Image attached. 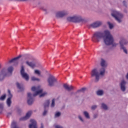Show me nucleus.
<instances>
[{
	"label": "nucleus",
	"mask_w": 128,
	"mask_h": 128,
	"mask_svg": "<svg viewBox=\"0 0 128 128\" xmlns=\"http://www.w3.org/2000/svg\"><path fill=\"white\" fill-rule=\"evenodd\" d=\"M4 103H0V110H4Z\"/></svg>",
	"instance_id": "79ce46f5"
},
{
	"label": "nucleus",
	"mask_w": 128,
	"mask_h": 128,
	"mask_svg": "<svg viewBox=\"0 0 128 128\" xmlns=\"http://www.w3.org/2000/svg\"><path fill=\"white\" fill-rule=\"evenodd\" d=\"M83 114H84L85 118H87V120H90V114L86 111H84L83 112Z\"/></svg>",
	"instance_id": "393cba45"
},
{
	"label": "nucleus",
	"mask_w": 128,
	"mask_h": 128,
	"mask_svg": "<svg viewBox=\"0 0 128 128\" xmlns=\"http://www.w3.org/2000/svg\"><path fill=\"white\" fill-rule=\"evenodd\" d=\"M67 20L70 22H74L75 24L86 22V19L83 18L80 15H75L72 16L68 17L67 18Z\"/></svg>",
	"instance_id": "7ed1b4c3"
},
{
	"label": "nucleus",
	"mask_w": 128,
	"mask_h": 128,
	"mask_svg": "<svg viewBox=\"0 0 128 128\" xmlns=\"http://www.w3.org/2000/svg\"><path fill=\"white\" fill-rule=\"evenodd\" d=\"M16 86L18 88V90H20V92H23L24 87L22 86H21V84H20L18 83V82H16Z\"/></svg>",
	"instance_id": "5701e85b"
},
{
	"label": "nucleus",
	"mask_w": 128,
	"mask_h": 128,
	"mask_svg": "<svg viewBox=\"0 0 128 128\" xmlns=\"http://www.w3.org/2000/svg\"><path fill=\"white\" fill-rule=\"evenodd\" d=\"M30 122L31 124L29 125V128H38L36 126V121L34 120H31Z\"/></svg>",
	"instance_id": "dca6fc26"
},
{
	"label": "nucleus",
	"mask_w": 128,
	"mask_h": 128,
	"mask_svg": "<svg viewBox=\"0 0 128 128\" xmlns=\"http://www.w3.org/2000/svg\"><path fill=\"white\" fill-rule=\"evenodd\" d=\"M100 65L102 66L100 68H104V72L106 73V68H108V63L106 62V61L104 58H101Z\"/></svg>",
	"instance_id": "ddd939ff"
},
{
	"label": "nucleus",
	"mask_w": 128,
	"mask_h": 128,
	"mask_svg": "<svg viewBox=\"0 0 128 128\" xmlns=\"http://www.w3.org/2000/svg\"><path fill=\"white\" fill-rule=\"evenodd\" d=\"M98 114H94L93 118H98Z\"/></svg>",
	"instance_id": "49530a36"
},
{
	"label": "nucleus",
	"mask_w": 128,
	"mask_h": 128,
	"mask_svg": "<svg viewBox=\"0 0 128 128\" xmlns=\"http://www.w3.org/2000/svg\"><path fill=\"white\" fill-rule=\"evenodd\" d=\"M20 72L22 78H24L26 82L30 80V76L24 72V66H21Z\"/></svg>",
	"instance_id": "0eeeda50"
},
{
	"label": "nucleus",
	"mask_w": 128,
	"mask_h": 128,
	"mask_svg": "<svg viewBox=\"0 0 128 128\" xmlns=\"http://www.w3.org/2000/svg\"><path fill=\"white\" fill-rule=\"evenodd\" d=\"M48 94V92H42L41 94H40L39 96L40 98H44L45 96H46Z\"/></svg>",
	"instance_id": "58836bf2"
},
{
	"label": "nucleus",
	"mask_w": 128,
	"mask_h": 128,
	"mask_svg": "<svg viewBox=\"0 0 128 128\" xmlns=\"http://www.w3.org/2000/svg\"><path fill=\"white\" fill-rule=\"evenodd\" d=\"M96 108H98V106L96 105L92 106L91 107V110H94L96 109Z\"/></svg>",
	"instance_id": "ea45409f"
},
{
	"label": "nucleus",
	"mask_w": 128,
	"mask_h": 128,
	"mask_svg": "<svg viewBox=\"0 0 128 128\" xmlns=\"http://www.w3.org/2000/svg\"><path fill=\"white\" fill-rule=\"evenodd\" d=\"M111 16H112L116 20V22L119 24L122 22V19L124 18V15L122 13H120V12L116 10H114L112 12Z\"/></svg>",
	"instance_id": "20e7f679"
},
{
	"label": "nucleus",
	"mask_w": 128,
	"mask_h": 128,
	"mask_svg": "<svg viewBox=\"0 0 128 128\" xmlns=\"http://www.w3.org/2000/svg\"><path fill=\"white\" fill-rule=\"evenodd\" d=\"M102 25V22L101 21H96L91 24H90L88 28H98Z\"/></svg>",
	"instance_id": "6e6552de"
},
{
	"label": "nucleus",
	"mask_w": 128,
	"mask_h": 128,
	"mask_svg": "<svg viewBox=\"0 0 128 128\" xmlns=\"http://www.w3.org/2000/svg\"><path fill=\"white\" fill-rule=\"evenodd\" d=\"M86 90H87L86 88H82L78 90L76 92V94H80V92H82L83 94H84Z\"/></svg>",
	"instance_id": "412c9836"
},
{
	"label": "nucleus",
	"mask_w": 128,
	"mask_h": 128,
	"mask_svg": "<svg viewBox=\"0 0 128 128\" xmlns=\"http://www.w3.org/2000/svg\"><path fill=\"white\" fill-rule=\"evenodd\" d=\"M31 80L32 82H40V79L36 78L35 76L32 77Z\"/></svg>",
	"instance_id": "2f4dec72"
},
{
	"label": "nucleus",
	"mask_w": 128,
	"mask_h": 128,
	"mask_svg": "<svg viewBox=\"0 0 128 128\" xmlns=\"http://www.w3.org/2000/svg\"><path fill=\"white\" fill-rule=\"evenodd\" d=\"M101 108H102L103 110H108V107L106 104L104 103H102Z\"/></svg>",
	"instance_id": "bb28decb"
},
{
	"label": "nucleus",
	"mask_w": 128,
	"mask_h": 128,
	"mask_svg": "<svg viewBox=\"0 0 128 128\" xmlns=\"http://www.w3.org/2000/svg\"><path fill=\"white\" fill-rule=\"evenodd\" d=\"M6 104L8 108H10L12 106V98H8L6 100Z\"/></svg>",
	"instance_id": "a878e982"
},
{
	"label": "nucleus",
	"mask_w": 128,
	"mask_h": 128,
	"mask_svg": "<svg viewBox=\"0 0 128 128\" xmlns=\"http://www.w3.org/2000/svg\"><path fill=\"white\" fill-rule=\"evenodd\" d=\"M0 68H2V64H0Z\"/></svg>",
	"instance_id": "864d4df0"
},
{
	"label": "nucleus",
	"mask_w": 128,
	"mask_h": 128,
	"mask_svg": "<svg viewBox=\"0 0 128 128\" xmlns=\"http://www.w3.org/2000/svg\"><path fill=\"white\" fill-rule=\"evenodd\" d=\"M6 98V94H4L3 96L0 97V100H4Z\"/></svg>",
	"instance_id": "f704fd0d"
},
{
	"label": "nucleus",
	"mask_w": 128,
	"mask_h": 128,
	"mask_svg": "<svg viewBox=\"0 0 128 128\" xmlns=\"http://www.w3.org/2000/svg\"><path fill=\"white\" fill-rule=\"evenodd\" d=\"M102 38L103 39L104 44L106 46H112V48H116L118 44L114 42V36L108 30L96 32L92 36V41L94 42H99Z\"/></svg>",
	"instance_id": "f257e3e1"
},
{
	"label": "nucleus",
	"mask_w": 128,
	"mask_h": 128,
	"mask_svg": "<svg viewBox=\"0 0 128 128\" xmlns=\"http://www.w3.org/2000/svg\"><path fill=\"white\" fill-rule=\"evenodd\" d=\"M34 96H32V94L30 92L28 93L27 96V104H28V106H32V104H34Z\"/></svg>",
	"instance_id": "9b49d317"
},
{
	"label": "nucleus",
	"mask_w": 128,
	"mask_h": 128,
	"mask_svg": "<svg viewBox=\"0 0 128 128\" xmlns=\"http://www.w3.org/2000/svg\"><path fill=\"white\" fill-rule=\"evenodd\" d=\"M17 112H18V114H20V112H22V110L20 109V108H18L17 110Z\"/></svg>",
	"instance_id": "09e8293b"
},
{
	"label": "nucleus",
	"mask_w": 128,
	"mask_h": 128,
	"mask_svg": "<svg viewBox=\"0 0 128 128\" xmlns=\"http://www.w3.org/2000/svg\"><path fill=\"white\" fill-rule=\"evenodd\" d=\"M31 90L32 92H36V90H38V88H36V86L32 87Z\"/></svg>",
	"instance_id": "37998d69"
},
{
	"label": "nucleus",
	"mask_w": 128,
	"mask_h": 128,
	"mask_svg": "<svg viewBox=\"0 0 128 128\" xmlns=\"http://www.w3.org/2000/svg\"><path fill=\"white\" fill-rule=\"evenodd\" d=\"M38 4H40V2L38 3Z\"/></svg>",
	"instance_id": "6e6d98bb"
},
{
	"label": "nucleus",
	"mask_w": 128,
	"mask_h": 128,
	"mask_svg": "<svg viewBox=\"0 0 128 128\" xmlns=\"http://www.w3.org/2000/svg\"><path fill=\"white\" fill-rule=\"evenodd\" d=\"M79 120H81V122H84V119H82V116H78Z\"/></svg>",
	"instance_id": "a18cd8bd"
},
{
	"label": "nucleus",
	"mask_w": 128,
	"mask_h": 128,
	"mask_svg": "<svg viewBox=\"0 0 128 128\" xmlns=\"http://www.w3.org/2000/svg\"><path fill=\"white\" fill-rule=\"evenodd\" d=\"M11 128H20L18 126L16 125V122H12L11 124Z\"/></svg>",
	"instance_id": "c85d7f7f"
},
{
	"label": "nucleus",
	"mask_w": 128,
	"mask_h": 128,
	"mask_svg": "<svg viewBox=\"0 0 128 128\" xmlns=\"http://www.w3.org/2000/svg\"><path fill=\"white\" fill-rule=\"evenodd\" d=\"M30 116H32V112L29 111L26 113V115L20 118V122L26 120H28L30 118Z\"/></svg>",
	"instance_id": "4468645a"
},
{
	"label": "nucleus",
	"mask_w": 128,
	"mask_h": 128,
	"mask_svg": "<svg viewBox=\"0 0 128 128\" xmlns=\"http://www.w3.org/2000/svg\"><path fill=\"white\" fill-rule=\"evenodd\" d=\"M104 94V92L102 90H99L96 92V94L98 96H102Z\"/></svg>",
	"instance_id": "aec40b11"
},
{
	"label": "nucleus",
	"mask_w": 128,
	"mask_h": 128,
	"mask_svg": "<svg viewBox=\"0 0 128 128\" xmlns=\"http://www.w3.org/2000/svg\"><path fill=\"white\" fill-rule=\"evenodd\" d=\"M74 94V92H72V93H71V94Z\"/></svg>",
	"instance_id": "5fc2aeb1"
},
{
	"label": "nucleus",
	"mask_w": 128,
	"mask_h": 128,
	"mask_svg": "<svg viewBox=\"0 0 128 128\" xmlns=\"http://www.w3.org/2000/svg\"><path fill=\"white\" fill-rule=\"evenodd\" d=\"M100 72H98V68H94L91 71V76L94 78L95 76L94 82H98L100 81V76H104V69L100 68Z\"/></svg>",
	"instance_id": "f03ea898"
},
{
	"label": "nucleus",
	"mask_w": 128,
	"mask_h": 128,
	"mask_svg": "<svg viewBox=\"0 0 128 128\" xmlns=\"http://www.w3.org/2000/svg\"><path fill=\"white\" fill-rule=\"evenodd\" d=\"M20 58H22V55H19L18 56L9 60L8 64H14V66H18V60H20Z\"/></svg>",
	"instance_id": "f8f14e48"
},
{
	"label": "nucleus",
	"mask_w": 128,
	"mask_h": 128,
	"mask_svg": "<svg viewBox=\"0 0 128 128\" xmlns=\"http://www.w3.org/2000/svg\"><path fill=\"white\" fill-rule=\"evenodd\" d=\"M21 58L22 62H24V60H28L30 58V56L28 54H25L24 56H22Z\"/></svg>",
	"instance_id": "4be33fe9"
},
{
	"label": "nucleus",
	"mask_w": 128,
	"mask_h": 128,
	"mask_svg": "<svg viewBox=\"0 0 128 128\" xmlns=\"http://www.w3.org/2000/svg\"><path fill=\"white\" fill-rule=\"evenodd\" d=\"M47 82H48V86L52 88V86H56V84H58V80L54 76L50 74L48 78Z\"/></svg>",
	"instance_id": "39448f33"
},
{
	"label": "nucleus",
	"mask_w": 128,
	"mask_h": 128,
	"mask_svg": "<svg viewBox=\"0 0 128 128\" xmlns=\"http://www.w3.org/2000/svg\"><path fill=\"white\" fill-rule=\"evenodd\" d=\"M26 64H27V66H30V68H36V64L32 63V62H30L27 60L26 61Z\"/></svg>",
	"instance_id": "a211bd4d"
},
{
	"label": "nucleus",
	"mask_w": 128,
	"mask_h": 128,
	"mask_svg": "<svg viewBox=\"0 0 128 128\" xmlns=\"http://www.w3.org/2000/svg\"><path fill=\"white\" fill-rule=\"evenodd\" d=\"M8 98H12V92H10V90H8Z\"/></svg>",
	"instance_id": "473e14b6"
},
{
	"label": "nucleus",
	"mask_w": 128,
	"mask_h": 128,
	"mask_svg": "<svg viewBox=\"0 0 128 128\" xmlns=\"http://www.w3.org/2000/svg\"><path fill=\"white\" fill-rule=\"evenodd\" d=\"M62 114V113L60 112H56L55 114L54 118H59V116H60Z\"/></svg>",
	"instance_id": "c9c22d12"
},
{
	"label": "nucleus",
	"mask_w": 128,
	"mask_h": 128,
	"mask_svg": "<svg viewBox=\"0 0 128 128\" xmlns=\"http://www.w3.org/2000/svg\"><path fill=\"white\" fill-rule=\"evenodd\" d=\"M126 82L124 80H122L120 84V90L123 92H124L126 90Z\"/></svg>",
	"instance_id": "2eb2a0df"
},
{
	"label": "nucleus",
	"mask_w": 128,
	"mask_h": 128,
	"mask_svg": "<svg viewBox=\"0 0 128 128\" xmlns=\"http://www.w3.org/2000/svg\"><path fill=\"white\" fill-rule=\"evenodd\" d=\"M128 44V41L126 40H122L119 42V44L120 46V50H122L126 54H128V50L124 46H126Z\"/></svg>",
	"instance_id": "423d86ee"
},
{
	"label": "nucleus",
	"mask_w": 128,
	"mask_h": 128,
	"mask_svg": "<svg viewBox=\"0 0 128 128\" xmlns=\"http://www.w3.org/2000/svg\"><path fill=\"white\" fill-rule=\"evenodd\" d=\"M123 6H125V8H128V4H126V0H124L122 2Z\"/></svg>",
	"instance_id": "a19ab883"
},
{
	"label": "nucleus",
	"mask_w": 128,
	"mask_h": 128,
	"mask_svg": "<svg viewBox=\"0 0 128 128\" xmlns=\"http://www.w3.org/2000/svg\"><path fill=\"white\" fill-rule=\"evenodd\" d=\"M126 78H127V80H128V73L127 74L126 76Z\"/></svg>",
	"instance_id": "603ef678"
},
{
	"label": "nucleus",
	"mask_w": 128,
	"mask_h": 128,
	"mask_svg": "<svg viewBox=\"0 0 128 128\" xmlns=\"http://www.w3.org/2000/svg\"><path fill=\"white\" fill-rule=\"evenodd\" d=\"M10 116H12V112H9L7 113V115H6L7 118H10Z\"/></svg>",
	"instance_id": "c03bdc74"
},
{
	"label": "nucleus",
	"mask_w": 128,
	"mask_h": 128,
	"mask_svg": "<svg viewBox=\"0 0 128 128\" xmlns=\"http://www.w3.org/2000/svg\"><path fill=\"white\" fill-rule=\"evenodd\" d=\"M54 106H56V103H55V100L54 99L52 100V102L50 105L51 108H54Z\"/></svg>",
	"instance_id": "4c0bfd02"
},
{
	"label": "nucleus",
	"mask_w": 128,
	"mask_h": 128,
	"mask_svg": "<svg viewBox=\"0 0 128 128\" xmlns=\"http://www.w3.org/2000/svg\"><path fill=\"white\" fill-rule=\"evenodd\" d=\"M6 76H8L6 68H3L0 72V82H2Z\"/></svg>",
	"instance_id": "9d476101"
},
{
	"label": "nucleus",
	"mask_w": 128,
	"mask_h": 128,
	"mask_svg": "<svg viewBox=\"0 0 128 128\" xmlns=\"http://www.w3.org/2000/svg\"><path fill=\"white\" fill-rule=\"evenodd\" d=\"M48 108H44V111L42 113V116H46V114H48Z\"/></svg>",
	"instance_id": "7c9ffc66"
},
{
	"label": "nucleus",
	"mask_w": 128,
	"mask_h": 128,
	"mask_svg": "<svg viewBox=\"0 0 128 128\" xmlns=\"http://www.w3.org/2000/svg\"><path fill=\"white\" fill-rule=\"evenodd\" d=\"M40 10H42L44 12H45L46 14H48V9L44 8V6H41L40 8Z\"/></svg>",
	"instance_id": "72a5a7b5"
},
{
	"label": "nucleus",
	"mask_w": 128,
	"mask_h": 128,
	"mask_svg": "<svg viewBox=\"0 0 128 128\" xmlns=\"http://www.w3.org/2000/svg\"><path fill=\"white\" fill-rule=\"evenodd\" d=\"M63 86L64 88L66 90H68V92H70V90H74V87L72 86H69L68 84H64Z\"/></svg>",
	"instance_id": "f3484780"
},
{
	"label": "nucleus",
	"mask_w": 128,
	"mask_h": 128,
	"mask_svg": "<svg viewBox=\"0 0 128 128\" xmlns=\"http://www.w3.org/2000/svg\"><path fill=\"white\" fill-rule=\"evenodd\" d=\"M108 24L109 26V28L110 30H112L114 28V24H112L110 22H108Z\"/></svg>",
	"instance_id": "e433bc0d"
},
{
	"label": "nucleus",
	"mask_w": 128,
	"mask_h": 128,
	"mask_svg": "<svg viewBox=\"0 0 128 128\" xmlns=\"http://www.w3.org/2000/svg\"><path fill=\"white\" fill-rule=\"evenodd\" d=\"M42 89L38 90L37 91H36V92L32 94V96H38V94H42Z\"/></svg>",
	"instance_id": "b1692460"
},
{
	"label": "nucleus",
	"mask_w": 128,
	"mask_h": 128,
	"mask_svg": "<svg viewBox=\"0 0 128 128\" xmlns=\"http://www.w3.org/2000/svg\"><path fill=\"white\" fill-rule=\"evenodd\" d=\"M50 102V100H46L44 103V108H48Z\"/></svg>",
	"instance_id": "6ab92c4d"
},
{
	"label": "nucleus",
	"mask_w": 128,
	"mask_h": 128,
	"mask_svg": "<svg viewBox=\"0 0 128 128\" xmlns=\"http://www.w3.org/2000/svg\"><path fill=\"white\" fill-rule=\"evenodd\" d=\"M4 111V110H2V109H0V114H2V112Z\"/></svg>",
	"instance_id": "3c124183"
},
{
	"label": "nucleus",
	"mask_w": 128,
	"mask_h": 128,
	"mask_svg": "<svg viewBox=\"0 0 128 128\" xmlns=\"http://www.w3.org/2000/svg\"><path fill=\"white\" fill-rule=\"evenodd\" d=\"M34 74L40 76V74H42V72L38 70H34Z\"/></svg>",
	"instance_id": "c756f323"
},
{
	"label": "nucleus",
	"mask_w": 128,
	"mask_h": 128,
	"mask_svg": "<svg viewBox=\"0 0 128 128\" xmlns=\"http://www.w3.org/2000/svg\"><path fill=\"white\" fill-rule=\"evenodd\" d=\"M20 0V2H28L30 0Z\"/></svg>",
	"instance_id": "8fccbe9b"
},
{
	"label": "nucleus",
	"mask_w": 128,
	"mask_h": 128,
	"mask_svg": "<svg viewBox=\"0 0 128 128\" xmlns=\"http://www.w3.org/2000/svg\"><path fill=\"white\" fill-rule=\"evenodd\" d=\"M8 72L9 74H12V72H14V67L12 66H10L8 68Z\"/></svg>",
	"instance_id": "cd10ccee"
},
{
	"label": "nucleus",
	"mask_w": 128,
	"mask_h": 128,
	"mask_svg": "<svg viewBox=\"0 0 128 128\" xmlns=\"http://www.w3.org/2000/svg\"><path fill=\"white\" fill-rule=\"evenodd\" d=\"M55 128H62V126H58V125H56V126H55Z\"/></svg>",
	"instance_id": "de8ad7c7"
},
{
	"label": "nucleus",
	"mask_w": 128,
	"mask_h": 128,
	"mask_svg": "<svg viewBox=\"0 0 128 128\" xmlns=\"http://www.w3.org/2000/svg\"><path fill=\"white\" fill-rule=\"evenodd\" d=\"M68 12L67 11H60L56 14V18H62L66 16H68Z\"/></svg>",
	"instance_id": "1a4fd4ad"
}]
</instances>
